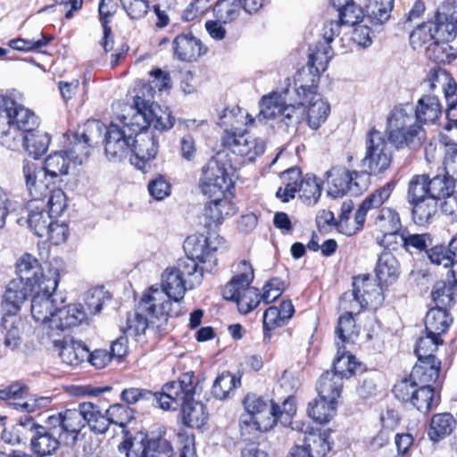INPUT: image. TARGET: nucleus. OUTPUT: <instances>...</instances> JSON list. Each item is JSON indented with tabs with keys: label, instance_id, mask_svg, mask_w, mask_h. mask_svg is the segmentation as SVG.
<instances>
[{
	"label": "nucleus",
	"instance_id": "3c124183",
	"mask_svg": "<svg viewBox=\"0 0 457 457\" xmlns=\"http://www.w3.org/2000/svg\"><path fill=\"white\" fill-rule=\"evenodd\" d=\"M164 395V386L162 388V392L154 393L150 390L145 388L138 387H130L124 389L121 392V399L127 404H135L140 401H149L152 403H156L161 408L162 402L160 401L161 397Z\"/></svg>",
	"mask_w": 457,
	"mask_h": 457
},
{
	"label": "nucleus",
	"instance_id": "b1692460",
	"mask_svg": "<svg viewBox=\"0 0 457 457\" xmlns=\"http://www.w3.org/2000/svg\"><path fill=\"white\" fill-rule=\"evenodd\" d=\"M253 279V270L252 265L246 261L240 262L237 266V274L223 289L224 298L236 302L246 288L250 287V283Z\"/></svg>",
	"mask_w": 457,
	"mask_h": 457
},
{
	"label": "nucleus",
	"instance_id": "c85d7f7f",
	"mask_svg": "<svg viewBox=\"0 0 457 457\" xmlns=\"http://www.w3.org/2000/svg\"><path fill=\"white\" fill-rule=\"evenodd\" d=\"M62 361L70 366H77L89 356L88 348L80 341L63 339L54 341Z\"/></svg>",
	"mask_w": 457,
	"mask_h": 457
},
{
	"label": "nucleus",
	"instance_id": "412c9836",
	"mask_svg": "<svg viewBox=\"0 0 457 457\" xmlns=\"http://www.w3.org/2000/svg\"><path fill=\"white\" fill-rule=\"evenodd\" d=\"M31 293L30 287L21 279L12 278L8 282L3 295L1 307L9 316H17Z\"/></svg>",
	"mask_w": 457,
	"mask_h": 457
},
{
	"label": "nucleus",
	"instance_id": "9b49d317",
	"mask_svg": "<svg viewBox=\"0 0 457 457\" xmlns=\"http://www.w3.org/2000/svg\"><path fill=\"white\" fill-rule=\"evenodd\" d=\"M30 312L34 320L43 326L44 329L52 332L54 320L57 316L62 299H57L55 290L41 288L31 292ZM51 336V334H49Z\"/></svg>",
	"mask_w": 457,
	"mask_h": 457
},
{
	"label": "nucleus",
	"instance_id": "1a4fd4ad",
	"mask_svg": "<svg viewBox=\"0 0 457 457\" xmlns=\"http://www.w3.org/2000/svg\"><path fill=\"white\" fill-rule=\"evenodd\" d=\"M121 122V127L112 123L105 131V154L112 161L120 160L130 153L132 137L138 130L131 125V118L123 116Z\"/></svg>",
	"mask_w": 457,
	"mask_h": 457
},
{
	"label": "nucleus",
	"instance_id": "dca6fc26",
	"mask_svg": "<svg viewBox=\"0 0 457 457\" xmlns=\"http://www.w3.org/2000/svg\"><path fill=\"white\" fill-rule=\"evenodd\" d=\"M130 153L131 164L145 172L148 162L154 160L158 153V140L145 129L135 131Z\"/></svg>",
	"mask_w": 457,
	"mask_h": 457
},
{
	"label": "nucleus",
	"instance_id": "72a5a7b5",
	"mask_svg": "<svg viewBox=\"0 0 457 457\" xmlns=\"http://www.w3.org/2000/svg\"><path fill=\"white\" fill-rule=\"evenodd\" d=\"M295 313V307L290 300L283 301L280 305L270 306L263 312V328L272 330L285 326Z\"/></svg>",
	"mask_w": 457,
	"mask_h": 457
},
{
	"label": "nucleus",
	"instance_id": "cd10ccee",
	"mask_svg": "<svg viewBox=\"0 0 457 457\" xmlns=\"http://www.w3.org/2000/svg\"><path fill=\"white\" fill-rule=\"evenodd\" d=\"M174 54L184 62H193L200 57L205 51L201 41L191 33L178 35L173 40Z\"/></svg>",
	"mask_w": 457,
	"mask_h": 457
},
{
	"label": "nucleus",
	"instance_id": "20e7f679",
	"mask_svg": "<svg viewBox=\"0 0 457 457\" xmlns=\"http://www.w3.org/2000/svg\"><path fill=\"white\" fill-rule=\"evenodd\" d=\"M386 131L390 142L396 148L415 147L421 144L424 132L414 115V106L401 104L387 116Z\"/></svg>",
	"mask_w": 457,
	"mask_h": 457
},
{
	"label": "nucleus",
	"instance_id": "603ef678",
	"mask_svg": "<svg viewBox=\"0 0 457 457\" xmlns=\"http://www.w3.org/2000/svg\"><path fill=\"white\" fill-rule=\"evenodd\" d=\"M455 181L448 175L436 176L433 179L428 178L429 197H432L438 203L443 197L453 193Z\"/></svg>",
	"mask_w": 457,
	"mask_h": 457
},
{
	"label": "nucleus",
	"instance_id": "7c9ffc66",
	"mask_svg": "<svg viewBox=\"0 0 457 457\" xmlns=\"http://www.w3.org/2000/svg\"><path fill=\"white\" fill-rule=\"evenodd\" d=\"M375 227L382 234L383 241L389 245L388 239L392 237L397 239L402 231L399 213L392 208H382L375 219Z\"/></svg>",
	"mask_w": 457,
	"mask_h": 457
},
{
	"label": "nucleus",
	"instance_id": "a18cd8bd",
	"mask_svg": "<svg viewBox=\"0 0 457 457\" xmlns=\"http://www.w3.org/2000/svg\"><path fill=\"white\" fill-rule=\"evenodd\" d=\"M453 42L435 40L430 43L426 49L428 57L437 63L452 62L457 57V46H453Z\"/></svg>",
	"mask_w": 457,
	"mask_h": 457
},
{
	"label": "nucleus",
	"instance_id": "4c0bfd02",
	"mask_svg": "<svg viewBox=\"0 0 457 457\" xmlns=\"http://www.w3.org/2000/svg\"><path fill=\"white\" fill-rule=\"evenodd\" d=\"M375 271L380 284H392L398 278L400 264L391 253H382L378 257Z\"/></svg>",
	"mask_w": 457,
	"mask_h": 457
},
{
	"label": "nucleus",
	"instance_id": "39448f33",
	"mask_svg": "<svg viewBox=\"0 0 457 457\" xmlns=\"http://www.w3.org/2000/svg\"><path fill=\"white\" fill-rule=\"evenodd\" d=\"M134 104L135 108H131V125L136 126L138 130L153 127L156 130L164 131L173 127L174 118L168 107H162L140 96L135 97Z\"/></svg>",
	"mask_w": 457,
	"mask_h": 457
},
{
	"label": "nucleus",
	"instance_id": "13d9d810",
	"mask_svg": "<svg viewBox=\"0 0 457 457\" xmlns=\"http://www.w3.org/2000/svg\"><path fill=\"white\" fill-rule=\"evenodd\" d=\"M240 385V378L229 372L219 375L212 385V395L215 398L222 400L228 396L230 392Z\"/></svg>",
	"mask_w": 457,
	"mask_h": 457
},
{
	"label": "nucleus",
	"instance_id": "a211bd4d",
	"mask_svg": "<svg viewBox=\"0 0 457 457\" xmlns=\"http://www.w3.org/2000/svg\"><path fill=\"white\" fill-rule=\"evenodd\" d=\"M436 40L454 41L457 36V4L445 2L433 21Z\"/></svg>",
	"mask_w": 457,
	"mask_h": 457
},
{
	"label": "nucleus",
	"instance_id": "2f4dec72",
	"mask_svg": "<svg viewBox=\"0 0 457 457\" xmlns=\"http://www.w3.org/2000/svg\"><path fill=\"white\" fill-rule=\"evenodd\" d=\"M441 112L442 104L437 95L422 94L414 107V115L420 125L434 123Z\"/></svg>",
	"mask_w": 457,
	"mask_h": 457
},
{
	"label": "nucleus",
	"instance_id": "f704fd0d",
	"mask_svg": "<svg viewBox=\"0 0 457 457\" xmlns=\"http://www.w3.org/2000/svg\"><path fill=\"white\" fill-rule=\"evenodd\" d=\"M440 368L439 360H418L410 375L419 386H430L438 378Z\"/></svg>",
	"mask_w": 457,
	"mask_h": 457
},
{
	"label": "nucleus",
	"instance_id": "6ab92c4d",
	"mask_svg": "<svg viewBox=\"0 0 457 457\" xmlns=\"http://www.w3.org/2000/svg\"><path fill=\"white\" fill-rule=\"evenodd\" d=\"M422 94H443L445 98L450 97L457 91V84L449 72L441 68H432L428 71L420 85Z\"/></svg>",
	"mask_w": 457,
	"mask_h": 457
},
{
	"label": "nucleus",
	"instance_id": "bb28decb",
	"mask_svg": "<svg viewBox=\"0 0 457 457\" xmlns=\"http://www.w3.org/2000/svg\"><path fill=\"white\" fill-rule=\"evenodd\" d=\"M27 391L28 387L25 385L20 382L12 383L8 386L0 388V401H12L10 403L12 404L15 409L32 412L37 409L38 404L36 400H32L31 398L25 400Z\"/></svg>",
	"mask_w": 457,
	"mask_h": 457
},
{
	"label": "nucleus",
	"instance_id": "58836bf2",
	"mask_svg": "<svg viewBox=\"0 0 457 457\" xmlns=\"http://www.w3.org/2000/svg\"><path fill=\"white\" fill-rule=\"evenodd\" d=\"M343 388V379L340 376L326 371L318 381L317 391L319 397L328 401L337 402Z\"/></svg>",
	"mask_w": 457,
	"mask_h": 457
},
{
	"label": "nucleus",
	"instance_id": "c03bdc74",
	"mask_svg": "<svg viewBox=\"0 0 457 457\" xmlns=\"http://www.w3.org/2000/svg\"><path fill=\"white\" fill-rule=\"evenodd\" d=\"M337 402L319 397L309 403L307 413L318 423L328 422L337 412Z\"/></svg>",
	"mask_w": 457,
	"mask_h": 457
},
{
	"label": "nucleus",
	"instance_id": "f8f14e48",
	"mask_svg": "<svg viewBox=\"0 0 457 457\" xmlns=\"http://www.w3.org/2000/svg\"><path fill=\"white\" fill-rule=\"evenodd\" d=\"M316 86H300L295 92L300 105L307 110V123L312 129H318L330 112L329 104L317 93Z\"/></svg>",
	"mask_w": 457,
	"mask_h": 457
},
{
	"label": "nucleus",
	"instance_id": "de8ad7c7",
	"mask_svg": "<svg viewBox=\"0 0 457 457\" xmlns=\"http://www.w3.org/2000/svg\"><path fill=\"white\" fill-rule=\"evenodd\" d=\"M337 353L333 363L334 370L330 372L340 376L342 379L345 378H348L353 375L359 363L356 361L353 355L345 352V346L341 345L338 341H337Z\"/></svg>",
	"mask_w": 457,
	"mask_h": 457
},
{
	"label": "nucleus",
	"instance_id": "423d86ee",
	"mask_svg": "<svg viewBox=\"0 0 457 457\" xmlns=\"http://www.w3.org/2000/svg\"><path fill=\"white\" fill-rule=\"evenodd\" d=\"M327 194L334 198L342 197L348 192L359 195L367 188V176L351 171L345 167L334 166L324 174Z\"/></svg>",
	"mask_w": 457,
	"mask_h": 457
},
{
	"label": "nucleus",
	"instance_id": "ea45409f",
	"mask_svg": "<svg viewBox=\"0 0 457 457\" xmlns=\"http://www.w3.org/2000/svg\"><path fill=\"white\" fill-rule=\"evenodd\" d=\"M452 320L443 308L430 309L425 318V332L441 337L450 327Z\"/></svg>",
	"mask_w": 457,
	"mask_h": 457
},
{
	"label": "nucleus",
	"instance_id": "a878e982",
	"mask_svg": "<svg viewBox=\"0 0 457 457\" xmlns=\"http://www.w3.org/2000/svg\"><path fill=\"white\" fill-rule=\"evenodd\" d=\"M355 295H357L364 305L377 309L384 301L382 288L374 279L368 277L355 278L353 283Z\"/></svg>",
	"mask_w": 457,
	"mask_h": 457
},
{
	"label": "nucleus",
	"instance_id": "864d4df0",
	"mask_svg": "<svg viewBox=\"0 0 457 457\" xmlns=\"http://www.w3.org/2000/svg\"><path fill=\"white\" fill-rule=\"evenodd\" d=\"M298 193L303 202L308 205L317 203L321 188L314 175L307 174L299 183Z\"/></svg>",
	"mask_w": 457,
	"mask_h": 457
},
{
	"label": "nucleus",
	"instance_id": "69168bd1",
	"mask_svg": "<svg viewBox=\"0 0 457 457\" xmlns=\"http://www.w3.org/2000/svg\"><path fill=\"white\" fill-rule=\"evenodd\" d=\"M155 328L151 322L150 317L145 312H139L129 316L127 320V331L130 335H143L147 328Z\"/></svg>",
	"mask_w": 457,
	"mask_h": 457
},
{
	"label": "nucleus",
	"instance_id": "e2e57ef3",
	"mask_svg": "<svg viewBox=\"0 0 457 457\" xmlns=\"http://www.w3.org/2000/svg\"><path fill=\"white\" fill-rule=\"evenodd\" d=\"M334 52L328 45L319 43L314 50H312L309 55V63L316 69V71H326L327 65L333 58Z\"/></svg>",
	"mask_w": 457,
	"mask_h": 457
},
{
	"label": "nucleus",
	"instance_id": "37998d69",
	"mask_svg": "<svg viewBox=\"0 0 457 457\" xmlns=\"http://www.w3.org/2000/svg\"><path fill=\"white\" fill-rule=\"evenodd\" d=\"M90 149L91 145L81 137L79 132H76L69 138V143L63 152L73 162V166H78L87 160Z\"/></svg>",
	"mask_w": 457,
	"mask_h": 457
},
{
	"label": "nucleus",
	"instance_id": "09e8293b",
	"mask_svg": "<svg viewBox=\"0 0 457 457\" xmlns=\"http://www.w3.org/2000/svg\"><path fill=\"white\" fill-rule=\"evenodd\" d=\"M22 140L26 151L34 158L43 155L47 151L50 144L48 134L38 130H32L24 135Z\"/></svg>",
	"mask_w": 457,
	"mask_h": 457
},
{
	"label": "nucleus",
	"instance_id": "bf43d9fd",
	"mask_svg": "<svg viewBox=\"0 0 457 457\" xmlns=\"http://www.w3.org/2000/svg\"><path fill=\"white\" fill-rule=\"evenodd\" d=\"M429 197L428 176L425 174L415 175L409 181L407 199L409 203L417 202Z\"/></svg>",
	"mask_w": 457,
	"mask_h": 457
},
{
	"label": "nucleus",
	"instance_id": "052dcab7",
	"mask_svg": "<svg viewBox=\"0 0 457 457\" xmlns=\"http://www.w3.org/2000/svg\"><path fill=\"white\" fill-rule=\"evenodd\" d=\"M399 243L404 249L411 251H423L430 245V237L428 234H411L408 230H402L397 237Z\"/></svg>",
	"mask_w": 457,
	"mask_h": 457
},
{
	"label": "nucleus",
	"instance_id": "680f3d73",
	"mask_svg": "<svg viewBox=\"0 0 457 457\" xmlns=\"http://www.w3.org/2000/svg\"><path fill=\"white\" fill-rule=\"evenodd\" d=\"M357 335L358 329L356 328L353 316L346 314L341 315L336 328V342L338 341L341 345H344L353 341Z\"/></svg>",
	"mask_w": 457,
	"mask_h": 457
},
{
	"label": "nucleus",
	"instance_id": "9d476101",
	"mask_svg": "<svg viewBox=\"0 0 457 457\" xmlns=\"http://www.w3.org/2000/svg\"><path fill=\"white\" fill-rule=\"evenodd\" d=\"M222 141L233 154L245 157L250 162L262 155L266 147L265 138L255 136L250 130L237 132L226 129Z\"/></svg>",
	"mask_w": 457,
	"mask_h": 457
},
{
	"label": "nucleus",
	"instance_id": "7ed1b4c3",
	"mask_svg": "<svg viewBox=\"0 0 457 457\" xmlns=\"http://www.w3.org/2000/svg\"><path fill=\"white\" fill-rule=\"evenodd\" d=\"M196 384L194 382V374L187 372L179 380L171 381L164 385V395L161 397V408L163 410H177L182 408L184 423L190 428H200L208 419V412L201 402L194 400Z\"/></svg>",
	"mask_w": 457,
	"mask_h": 457
},
{
	"label": "nucleus",
	"instance_id": "4d7b16f0",
	"mask_svg": "<svg viewBox=\"0 0 457 457\" xmlns=\"http://www.w3.org/2000/svg\"><path fill=\"white\" fill-rule=\"evenodd\" d=\"M64 262L60 257H54L46 262V271L44 270L43 288L56 291L60 276L64 271Z\"/></svg>",
	"mask_w": 457,
	"mask_h": 457
},
{
	"label": "nucleus",
	"instance_id": "6e6552de",
	"mask_svg": "<svg viewBox=\"0 0 457 457\" xmlns=\"http://www.w3.org/2000/svg\"><path fill=\"white\" fill-rule=\"evenodd\" d=\"M392 151L389 143L381 132L370 131L366 140V154L362 160V166L366 167L370 174H380L386 170L391 164Z\"/></svg>",
	"mask_w": 457,
	"mask_h": 457
},
{
	"label": "nucleus",
	"instance_id": "0eeeda50",
	"mask_svg": "<svg viewBox=\"0 0 457 457\" xmlns=\"http://www.w3.org/2000/svg\"><path fill=\"white\" fill-rule=\"evenodd\" d=\"M173 300L159 286H151L142 295L138 303L139 312H145L155 329L162 331L167 324Z\"/></svg>",
	"mask_w": 457,
	"mask_h": 457
},
{
	"label": "nucleus",
	"instance_id": "ddd939ff",
	"mask_svg": "<svg viewBox=\"0 0 457 457\" xmlns=\"http://www.w3.org/2000/svg\"><path fill=\"white\" fill-rule=\"evenodd\" d=\"M23 427H29L32 432L30 437V449L37 457L53 455L60 447L57 436L61 435V429L54 426L46 428L37 425L31 419L21 421Z\"/></svg>",
	"mask_w": 457,
	"mask_h": 457
},
{
	"label": "nucleus",
	"instance_id": "79ce46f5",
	"mask_svg": "<svg viewBox=\"0 0 457 457\" xmlns=\"http://www.w3.org/2000/svg\"><path fill=\"white\" fill-rule=\"evenodd\" d=\"M410 204L412 206V220L419 226L430 224L437 213L438 203L432 197Z\"/></svg>",
	"mask_w": 457,
	"mask_h": 457
},
{
	"label": "nucleus",
	"instance_id": "f03ea898",
	"mask_svg": "<svg viewBox=\"0 0 457 457\" xmlns=\"http://www.w3.org/2000/svg\"><path fill=\"white\" fill-rule=\"evenodd\" d=\"M201 189L211 200L204 209L205 226H218L236 213V207L229 199L234 186L235 168L228 154L218 152L204 167Z\"/></svg>",
	"mask_w": 457,
	"mask_h": 457
},
{
	"label": "nucleus",
	"instance_id": "4be33fe9",
	"mask_svg": "<svg viewBox=\"0 0 457 457\" xmlns=\"http://www.w3.org/2000/svg\"><path fill=\"white\" fill-rule=\"evenodd\" d=\"M23 175L28 191L32 198L29 204H39L38 202L48 196L51 191L48 184L43 180L47 175L35 162L29 161L23 163Z\"/></svg>",
	"mask_w": 457,
	"mask_h": 457
},
{
	"label": "nucleus",
	"instance_id": "774afa93",
	"mask_svg": "<svg viewBox=\"0 0 457 457\" xmlns=\"http://www.w3.org/2000/svg\"><path fill=\"white\" fill-rule=\"evenodd\" d=\"M261 300H262V298L259 290L255 287H250L249 288H246L238 299H237L236 303L239 312L246 314L255 309Z\"/></svg>",
	"mask_w": 457,
	"mask_h": 457
},
{
	"label": "nucleus",
	"instance_id": "c756f323",
	"mask_svg": "<svg viewBox=\"0 0 457 457\" xmlns=\"http://www.w3.org/2000/svg\"><path fill=\"white\" fill-rule=\"evenodd\" d=\"M48 424L61 429L62 432L74 434L75 436L84 428V415L81 411V403L78 409H68L56 416L48 418Z\"/></svg>",
	"mask_w": 457,
	"mask_h": 457
},
{
	"label": "nucleus",
	"instance_id": "a19ab883",
	"mask_svg": "<svg viewBox=\"0 0 457 457\" xmlns=\"http://www.w3.org/2000/svg\"><path fill=\"white\" fill-rule=\"evenodd\" d=\"M73 162L63 150L56 151L48 155L41 168L44 173L51 178L67 175Z\"/></svg>",
	"mask_w": 457,
	"mask_h": 457
},
{
	"label": "nucleus",
	"instance_id": "e433bc0d",
	"mask_svg": "<svg viewBox=\"0 0 457 457\" xmlns=\"http://www.w3.org/2000/svg\"><path fill=\"white\" fill-rule=\"evenodd\" d=\"M29 209L27 222L29 228L38 237H45L46 234H47V227L54 220L52 214L46 210L44 203L39 204H29Z\"/></svg>",
	"mask_w": 457,
	"mask_h": 457
},
{
	"label": "nucleus",
	"instance_id": "473e14b6",
	"mask_svg": "<svg viewBox=\"0 0 457 457\" xmlns=\"http://www.w3.org/2000/svg\"><path fill=\"white\" fill-rule=\"evenodd\" d=\"M87 318V312L80 304L60 305L55 320H54L53 330L62 331L82 323Z\"/></svg>",
	"mask_w": 457,
	"mask_h": 457
},
{
	"label": "nucleus",
	"instance_id": "8fccbe9b",
	"mask_svg": "<svg viewBox=\"0 0 457 457\" xmlns=\"http://www.w3.org/2000/svg\"><path fill=\"white\" fill-rule=\"evenodd\" d=\"M394 0H369L366 4V13L373 24H383L390 18Z\"/></svg>",
	"mask_w": 457,
	"mask_h": 457
},
{
	"label": "nucleus",
	"instance_id": "0e129e2a",
	"mask_svg": "<svg viewBox=\"0 0 457 457\" xmlns=\"http://www.w3.org/2000/svg\"><path fill=\"white\" fill-rule=\"evenodd\" d=\"M52 40L51 37H47L44 34H39L37 38L26 39V38H16L12 39L9 42L10 47L18 51H40V49L49 44Z\"/></svg>",
	"mask_w": 457,
	"mask_h": 457
},
{
	"label": "nucleus",
	"instance_id": "5701e85b",
	"mask_svg": "<svg viewBox=\"0 0 457 457\" xmlns=\"http://www.w3.org/2000/svg\"><path fill=\"white\" fill-rule=\"evenodd\" d=\"M294 425L293 429L303 433L302 446L308 451L311 457H325L327 455L331 447L326 432L312 428L309 430L308 425L303 424L300 427L297 422H295Z\"/></svg>",
	"mask_w": 457,
	"mask_h": 457
},
{
	"label": "nucleus",
	"instance_id": "f257e3e1",
	"mask_svg": "<svg viewBox=\"0 0 457 457\" xmlns=\"http://www.w3.org/2000/svg\"><path fill=\"white\" fill-rule=\"evenodd\" d=\"M222 241L223 238L215 232L188 237L184 244L187 256L162 271L160 289L174 303H179L188 288L201 284L204 272L214 270L217 265L215 253Z\"/></svg>",
	"mask_w": 457,
	"mask_h": 457
},
{
	"label": "nucleus",
	"instance_id": "c9c22d12",
	"mask_svg": "<svg viewBox=\"0 0 457 457\" xmlns=\"http://www.w3.org/2000/svg\"><path fill=\"white\" fill-rule=\"evenodd\" d=\"M81 411L84 415V424L95 434H104L108 427L105 411L91 402L81 403Z\"/></svg>",
	"mask_w": 457,
	"mask_h": 457
},
{
	"label": "nucleus",
	"instance_id": "4468645a",
	"mask_svg": "<svg viewBox=\"0 0 457 457\" xmlns=\"http://www.w3.org/2000/svg\"><path fill=\"white\" fill-rule=\"evenodd\" d=\"M245 408L250 415L249 422L256 430L266 431L278 421L275 403L264 401L255 395H248L244 401Z\"/></svg>",
	"mask_w": 457,
	"mask_h": 457
},
{
	"label": "nucleus",
	"instance_id": "6e6d98bb",
	"mask_svg": "<svg viewBox=\"0 0 457 457\" xmlns=\"http://www.w3.org/2000/svg\"><path fill=\"white\" fill-rule=\"evenodd\" d=\"M242 9V0H218L213 7L217 19L224 23L236 20Z\"/></svg>",
	"mask_w": 457,
	"mask_h": 457
},
{
	"label": "nucleus",
	"instance_id": "393cba45",
	"mask_svg": "<svg viewBox=\"0 0 457 457\" xmlns=\"http://www.w3.org/2000/svg\"><path fill=\"white\" fill-rule=\"evenodd\" d=\"M119 449H123L127 457H172L174 454L173 447L165 438L148 440L145 445L139 447L142 449L139 456L136 454L135 445H130L128 441L120 444Z\"/></svg>",
	"mask_w": 457,
	"mask_h": 457
},
{
	"label": "nucleus",
	"instance_id": "5fc2aeb1",
	"mask_svg": "<svg viewBox=\"0 0 457 457\" xmlns=\"http://www.w3.org/2000/svg\"><path fill=\"white\" fill-rule=\"evenodd\" d=\"M441 345H443V340L439 337L428 335V333L426 336L420 337L415 345L418 360H437L434 353Z\"/></svg>",
	"mask_w": 457,
	"mask_h": 457
},
{
	"label": "nucleus",
	"instance_id": "2eb2a0df",
	"mask_svg": "<svg viewBox=\"0 0 457 457\" xmlns=\"http://www.w3.org/2000/svg\"><path fill=\"white\" fill-rule=\"evenodd\" d=\"M284 104L285 100L282 96L278 93H272L269 96H264L262 98L260 102V112L255 117H253L247 112H242L239 108H237L232 110H224V113L220 117V120L226 119L228 116H234L237 112L240 114L241 118L245 119V120H242L245 125L258 126L262 125L266 120L280 117Z\"/></svg>",
	"mask_w": 457,
	"mask_h": 457
},
{
	"label": "nucleus",
	"instance_id": "49530a36",
	"mask_svg": "<svg viewBox=\"0 0 457 457\" xmlns=\"http://www.w3.org/2000/svg\"><path fill=\"white\" fill-rule=\"evenodd\" d=\"M456 426V420L450 413H439L433 416L428 436L434 442L451 435Z\"/></svg>",
	"mask_w": 457,
	"mask_h": 457
},
{
	"label": "nucleus",
	"instance_id": "338daca9",
	"mask_svg": "<svg viewBox=\"0 0 457 457\" xmlns=\"http://www.w3.org/2000/svg\"><path fill=\"white\" fill-rule=\"evenodd\" d=\"M434 34L433 21L423 23L411 32L410 36L411 44L413 48L421 47L428 43L430 44L436 40Z\"/></svg>",
	"mask_w": 457,
	"mask_h": 457
},
{
	"label": "nucleus",
	"instance_id": "f3484780",
	"mask_svg": "<svg viewBox=\"0 0 457 457\" xmlns=\"http://www.w3.org/2000/svg\"><path fill=\"white\" fill-rule=\"evenodd\" d=\"M0 120L27 134L38 126V118L29 109L0 96Z\"/></svg>",
	"mask_w": 457,
	"mask_h": 457
},
{
	"label": "nucleus",
	"instance_id": "aec40b11",
	"mask_svg": "<svg viewBox=\"0 0 457 457\" xmlns=\"http://www.w3.org/2000/svg\"><path fill=\"white\" fill-rule=\"evenodd\" d=\"M17 279L30 287V291L43 288L44 268L30 253L22 254L15 265Z\"/></svg>",
	"mask_w": 457,
	"mask_h": 457
}]
</instances>
